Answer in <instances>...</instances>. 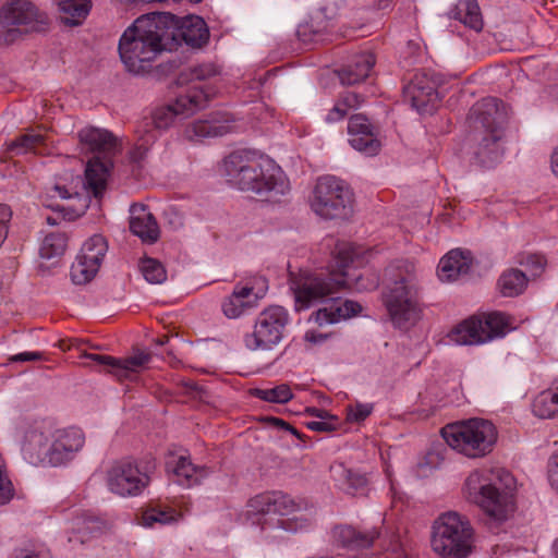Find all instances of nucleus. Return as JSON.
Returning <instances> with one entry per match:
<instances>
[{"mask_svg": "<svg viewBox=\"0 0 558 558\" xmlns=\"http://www.w3.org/2000/svg\"><path fill=\"white\" fill-rule=\"evenodd\" d=\"M366 253L362 246L354 243H337L335 248L337 270L305 276L292 281L291 289L298 310L307 308L312 303L329 298L326 301L327 305L314 314L317 324H335L356 316L362 311L357 302L332 298V295L347 288L345 269L350 264L361 266Z\"/></svg>", "mask_w": 558, "mask_h": 558, "instance_id": "1", "label": "nucleus"}, {"mask_svg": "<svg viewBox=\"0 0 558 558\" xmlns=\"http://www.w3.org/2000/svg\"><path fill=\"white\" fill-rule=\"evenodd\" d=\"M174 15L167 12H153L142 15L128 27L119 41L120 58L129 72H147L154 60L175 40Z\"/></svg>", "mask_w": 558, "mask_h": 558, "instance_id": "2", "label": "nucleus"}, {"mask_svg": "<svg viewBox=\"0 0 558 558\" xmlns=\"http://www.w3.org/2000/svg\"><path fill=\"white\" fill-rule=\"evenodd\" d=\"M223 172L239 190L252 192L267 201L278 202L291 190L282 169L271 159L253 151L231 153L223 160Z\"/></svg>", "mask_w": 558, "mask_h": 558, "instance_id": "3", "label": "nucleus"}, {"mask_svg": "<svg viewBox=\"0 0 558 558\" xmlns=\"http://www.w3.org/2000/svg\"><path fill=\"white\" fill-rule=\"evenodd\" d=\"M209 100L202 85H193L185 94L175 98L172 104L157 107L149 117H145L137 125L136 142L130 151L133 162L143 160L156 142L159 130H166L179 116H189L205 107Z\"/></svg>", "mask_w": 558, "mask_h": 558, "instance_id": "4", "label": "nucleus"}, {"mask_svg": "<svg viewBox=\"0 0 558 558\" xmlns=\"http://www.w3.org/2000/svg\"><path fill=\"white\" fill-rule=\"evenodd\" d=\"M384 304L390 320L398 328H408L420 320L423 308L413 264L405 263L399 268L396 280L384 294Z\"/></svg>", "mask_w": 558, "mask_h": 558, "instance_id": "5", "label": "nucleus"}, {"mask_svg": "<svg viewBox=\"0 0 558 558\" xmlns=\"http://www.w3.org/2000/svg\"><path fill=\"white\" fill-rule=\"evenodd\" d=\"M430 546L439 558H468L475 548V531L466 517L444 512L432 525Z\"/></svg>", "mask_w": 558, "mask_h": 558, "instance_id": "6", "label": "nucleus"}, {"mask_svg": "<svg viewBox=\"0 0 558 558\" xmlns=\"http://www.w3.org/2000/svg\"><path fill=\"white\" fill-rule=\"evenodd\" d=\"M465 498L476 505L492 522L502 523L515 511L514 496L508 487H500L482 472L474 471L465 480Z\"/></svg>", "mask_w": 558, "mask_h": 558, "instance_id": "7", "label": "nucleus"}, {"mask_svg": "<svg viewBox=\"0 0 558 558\" xmlns=\"http://www.w3.org/2000/svg\"><path fill=\"white\" fill-rule=\"evenodd\" d=\"M446 442L469 458H482L492 452L496 440L495 425L484 418H471L446 425L441 429Z\"/></svg>", "mask_w": 558, "mask_h": 558, "instance_id": "8", "label": "nucleus"}, {"mask_svg": "<svg viewBox=\"0 0 558 558\" xmlns=\"http://www.w3.org/2000/svg\"><path fill=\"white\" fill-rule=\"evenodd\" d=\"M308 203L311 209L323 219L344 220L353 214L354 193L343 180L323 175L316 180Z\"/></svg>", "mask_w": 558, "mask_h": 558, "instance_id": "9", "label": "nucleus"}, {"mask_svg": "<svg viewBox=\"0 0 558 558\" xmlns=\"http://www.w3.org/2000/svg\"><path fill=\"white\" fill-rule=\"evenodd\" d=\"M47 23L46 14L26 0H13L0 11V26L5 43H13L23 34L45 31Z\"/></svg>", "mask_w": 558, "mask_h": 558, "instance_id": "10", "label": "nucleus"}, {"mask_svg": "<svg viewBox=\"0 0 558 558\" xmlns=\"http://www.w3.org/2000/svg\"><path fill=\"white\" fill-rule=\"evenodd\" d=\"M288 312L281 306H270L257 316L252 332L244 336L245 347L250 350H269L278 344L288 323Z\"/></svg>", "mask_w": 558, "mask_h": 558, "instance_id": "11", "label": "nucleus"}, {"mask_svg": "<svg viewBox=\"0 0 558 558\" xmlns=\"http://www.w3.org/2000/svg\"><path fill=\"white\" fill-rule=\"evenodd\" d=\"M149 475L130 459L116 461L106 474L108 489L120 497L141 495L149 485Z\"/></svg>", "mask_w": 558, "mask_h": 558, "instance_id": "12", "label": "nucleus"}, {"mask_svg": "<svg viewBox=\"0 0 558 558\" xmlns=\"http://www.w3.org/2000/svg\"><path fill=\"white\" fill-rule=\"evenodd\" d=\"M304 507L305 504L283 492L270 490L250 498L246 502V514L250 518H256V521L259 523L262 517L270 514L288 517L302 510Z\"/></svg>", "mask_w": 558, "mask_h": 558, "instance_id": "13", "label": "nucleus"}, {"mask_svg": "<svg viewBox=\"0 0 558 558\" xmlns=\"http://www.w3.org/2000/svg\"><path fill=\"white\" fill-rule=\"evenodd\" d=\"M82 341L75 338H72V350L76 348L80 352L83 350L80 349ZM84 356L88 360L95 361L96 363L104 365L108 368V372L113 375L119 381L123 380H132L136 377V375L146 367V365L151 360V354L148 351L138 350L134 352L133 355L117 359L110 355H99V354H85L80 353V357Z\"/></svg>", "mask_w": 558, "mask_h": 558, "instance_id": "14", "label": "nucleus"}, {"mask_svg": "<svg viewBox=\"0 0 558 558\" xmlns=\"http://www.w3.org/2000/svg\"><path fill=\"white\" fill-rule=\"evenodd\" d=\"M190 510L191 502L184 497L172 501L157 499L141 509L137 520L145 527L163 526L181 521Z\"/></svg>", "mask_w": 558, "mask_h": 558, "instance_id": "15", "label": "nucleus"}, {"mask_svg": "<svg viewBox=\"0 0 558 558\" xmlns=\"http://www.w3.org/2000/svg\"><path fill=\"white\" fill-rule=\"evenodd\" d=\"M107 251L108 243L102 235L95 234L86 240L76 256L72 282L76 284L89 282L99 271Z\"/></svg>", "mask_w": 558, "mask_h": 558, "instance_id": "16", "label": "nucleus"}, {"mask_svg": "<svg viewBox=\"0 0 558 558\" xmlns=\"http://www.w3.org/2000/svg\"><path fill=\"white\" fill-rule=\"evenodd\" d=\"M506 119L504 104L494 97H486L472 106L469 121L475 130L482 133H504L502 124Z\"/></svg>", "mask_w": 558, "mask_h": 558, "instance_id": "17", "label": "nucleus"}, {"mask_svg": "<svg viewBox=\"0 0 558 558\" xmlns=\"http://www.w3.org/2000/svg\"><path fill=\"white\" fill-rule=\"evenodd\" d=\"M349 142L351 146L368 155H376L380 148V142L377 140L373 126L368 119L363 114H353L348 124Z\"/></svg>", "mask_w": 558, "mask_h": 558, "instance_id": "18", "label": "nucleus"}, {"mask_svg": "<svg viewBox=\"0 0 558 558\" xmlns=\"http://www.w3.org/2000/svg\"><path fill=\"white\" fill-rule=\"evenodd\" d=\"M233 129L232 120L228 113H216L208 119L197 120L184 129V137L189 141L222 136Z\"/></svg>", "mask_w": 558, "mask_h": 558, "instance_id": "19", "label": "nucleus"}, {"mask_svg": "<svg viewBox=\"0 0 558 558\" xmlns=\"http://www.w3.org/2000/svg\"><path fill=\"white\" fill-rule=\"evenodd\" d=\"M404 95L417 111H428L435 107L438 95L434 81L425 73H416L404 87Z\"/></svg>", "mask_w": 558, "mask_h": 558, "instance_id": "20", "label": "nucleus"}, {"mask_svg": "<svg viewBox=\"0 0 558 558\" xmlns=\"http://www.w3.org/2000/svg\"><path fill=\"white\" fill-rule=\"evenodd\" d=\"M50 434L51 427L47 424L32 426L25 432L22 452L26 461L33 465L43 464Z\"/></svg>", "mask_w": 558, "mask_h": 558, "instance_id": "21", "label": "nucleus"}, {"mask_svg": "<svg viewBox=\"0 0 558 558\" xmlns=\"http://www.w3.org/2000/svg\"><path fill=\"white\" fill-rule=\"evenodd\" d=\"M112 527V521L107 517L85 513L75 517L72 522V532L81 544H85L108 533Z\"/></svg>", "mask_w": 558, "mask_h": 558, "instance_id": "22", "label": "nucleus"}, {"mask_svg": "<svg viewBox=\"0 0 558 558\" xmlns=\"http://www.w3.org/2000/svg\"><path fill=\"white\" fill-rule=\"evenodd\" d=\"M378 537L376 530L361 532L350 525H339L332 530L333 543L348 551L368 548Z\"/></svg>", "mask_w": 558, "mask_h": 558, "instance_id": "23", "label": "nucleus"}, {"mask_svg": "<svg viewBox=\"0 0 558 558\" xmlns=\"http://www.w3.org/2000/svg\"><path fill=\"white\" fill-rule=\"evenodd\" d=\"M258 298L254 287L248 284H235L232 293L221 303L222 313L228 318H238L246 310L253 307Z\"/></svg>", "mask_w": 558, "mask_h": 558, "instance_id": "24", "label": "nucleus"}, {"mask_svg": "<svg viewBox=\"0 0 558 558\" xmlns=\"http://www.w3.org/2000/svg\"><path fill=\"white\" fill-rule=\"evenodd\" d=\"M130 230L149 243L157 241L159 235L158 225L144 205L135 204L131 207Z\"/></svg>", "mask_w": 558, "mask_h": 558, "instance_id": "25", "label": "nucleus"}, {"mask_svg": "<svg viewBox=\"0 0 558 558\" xmlns=\"http://www.w3.org/2000/svg\"><path fill=\"white\" fill-rule=\"evenodd\" d=\"M471 257L469 252L451 250L438 264V277L444 282L457 280L461 275L469 271Z\"/></svg>", "mask_w": 558, "mask_h": 558, "instance_id": "26", "label": "nucleus"}, {"mask_svg": "<svg viewBox=\"0 0 558 558\" xmlns=\"http://www.w3.org/2000/svg\"><path fill=\"white\" fill-rule=\"evenodd\" d=\"M111 162L99 157L88 160L85 169V187L94 197H101L107 187Z\"/></svg>", "mask_w": 558, "mask_h": 558, "instance_id": "27", "label": "nucleus"}, {"mask_svg": "<svg viewBox=\"0 0 558 558\" xmlns=\"http://www.w3.org/2000/svg\"><path fill=\"white\" fill-rule=\"evenodd\" d=\"M175 19V28L173 31L175 38L181 37L186 45L191 47H202L207 43L209 37V32L205 21L199 16H189L185 17L180 26L177 16Z\"/></svg>", "mask_w": 558, "mask_h": 558, "instance_id": "28", "label": "nucleus"}, {"mask_svg": "<svg viewBox=\"0 0 558 558\" xmlns=\"http://www.w3.org/2000/svg\"><path fill=\"white\" fill-rule=\"evenodd\" d=\"M376 59L372 52H363L353 59V61L339 71V78L342 84L354 85L363 82L369 76L375 65Z\"/></svg>", "mask_w": 558, "mask_h": 558, "instance_id": "29", "label": "nucleus"}, {"mask_svg": "<svg viewBox=\"0 0 558 558\" xmlns=\"http://www.w3.org/2000/svg\"><path fill=\"white\" fill-rule=\"evenodd\" d=\"M504 133H482L475 150V158L483 167H493L504 155L501 138Z\"/></svg>", "mask_w": 558, "mask_h": 558, "instance_id": "30", "label": "nucleus"}, {"mask_svg": "<svg viewBox=\"0 0 558 558\" xmlns=\"http://www.w3.org/2000/svg\"><path fill=\"white\" fill-rule=\"evenodd\" d=\"M449 337L458 344H477L487 341V333L484 332L481 317L473 316L456 326Z\"/></svg>", "mask_w": 558, "mask_h": 558, "instance_id": "31", "label": "nucleus"}, {"mask_svg": "<svg viewBox=\"0 0 558 558\" xmlns=\"http://www.w3.org/2000/svg\"><path fill=\"white\" fill-rule=\"evenodd\" d=\"M46 135L40 130L29 129L8 143L7 150L13 155L44 154Z\"/></svg>", "mask_w": 558, "mask_h": 558, "instance_id": "32", "label": "nucleus"}, {"mask_svg": "<svg viewBox=\"0 0 558 558\" xmlns=\"http://www.w3.org/2000/svg\"><path fill=\"white\" fill-rule=\"evenodd\" d=\"M50 444L48 442L46 459L43 465L58 466L68 461L70 454V434L66 428L51 430Z\"/></svg>", "mask_w": 558, "mask_h": 558, "instance_id": "33", "label": "nucleus"}, {"mask_svg": "<svg viewBox=\"0 0 558 558\" xmlns=\"http://www.w3.org/2000/svg\"><path fill=\"white\" fill-rule=\"evenodd\" d=\"M78 140L90 151L110 153L117 145L116 138L110 132L93 126L81 130Z\"/></svg>", "mask_w": 558, "mask_h": 558, "instance_id": "34", "label": "nucleus"}, {"mask_svg": "<svg viewBox=\"0 0 558 558\" xmlns=\"http://www.w3.org/2000/svg\"><path fill=\"white\" fill-rule=\"evenodd\" d=\"M208 474L207 468L196 466L185 457H180L173 469L174 482L184 487L197 485Z\"/></svg>", "mask_w": 558, "mask_h": 558, "instance_id": "35", "label": "nucleus"}, {"mask_svg": "<svg viewBox=\"0 0 558 558\" xmlns=\"http://www.w3.org/2000/svg\"><path fill=\"white\" fill-rule=\"evenodd\" d=\"M364 102L362 95L354 92H344L340 94L333 104V107L325 117L327 123H336L343 120L351 110L359 109Z\"/></svg>", "mask_w": 558, "mask_h": 558, "instance_id": "36", "label": "nucleus"}, {"mask_svg": "<svg viewBox=\"0 0 558 558\" xmlns=\"http://www.w3.org/2000/svg\"><path fill=\"white\" fill-rule=\"evenodd\" d=\"M452 16L476 32L483 28V16L476 0H459L452 10Z\"/></svg>", "mask_w": 558, "mask_h": 558, "instance_id": "37", "label": "nucleus"}, {"mask_svg": "<svg viewBox=\"0 0 558 558\" xmlns=\"http://www.w3.org/2000/svg\"><path fill=\"white\" fill-rule=\"evenodd\" d=\"M527 284L525 274L518 269H509L501 274L497 287L504 296L512 298L521 294Z\"/></svg>", "mask_w": 558, "mask_h": 558, "instance_id": "38", "label": "nucleus"}, {"mask_svg": "<svg viewBox=\"0 0 558 558\" xmlns=\"http://www.w3.org/2000/svg\"><path fill=\"white\" fill-rule=\"evenodd\" d=\"M484 332L487 333V341L504 337L510 329L512 320L510 316L500 313L492 312L481 316Z\"/></svg>", "mask_w": 558, "mask_h": 558, "instance_id": "39", "label": "nucleus"}, {"mask_svg": "<svg viewBox=\"0 0 558 558\" xmlns=\"http://www.w3.org/2000/svg\"><path fill=\"white\" fill-rule=\"evenodd\" d=\"M533 412L542 418H549L558 412V381L554 389L542 391L533 402Z\"/></svg>", "mask_w": 558, "mask_h": 558, "instance_id": "40", "label": "nucleus"}, {"mask_svg": "<svg viewBox=\"0 0 558 558\" xmlns=\"http://www.w3.org/2000/svg\"><path fill=\"white\" fill-rule=\"evenodd\" d=\"M251 395L259 400L270 403H287L293 398V392L288 384H280L274 388H255Z\"/></svg>", "mask_w": 558, "mask_h": 558, "instance_id": "41", "label": "nucleus"}, {"mask_svg": "<svg viewBox=\"0 0 558 558\" xmlns=\"http://www.w3.org/2000/svg\"><path fill=\"white\" fill-rule=\"evenodd\" d=\"M68 246V238L65 234L50 233L48 234L39 248V255L44 259H52L61 256Z\"/></svg>", "mask_w": 558, "mask_h": 558, "instance_id": "42", "label": "nucleus"}, {"mask_svg": "<svg viewBox=\"0 0 558 558\" xmlns=\"http://www.w3.org/2000/svg\"><path fill=\"white\" fill-rule=\"evenodd\" d=\"M140 269L149 283H161L167 279V271L158 259L151 257L142 258Z\"/></svg>", "mask_w": 558, "mask_h": 558, "instance_id": "43", "label": "nucleus"}, {"mask_svg": "<svg viewBox=\"0 0 558 558\" xmlns=\"http://www.w3.org/2000/svg\"><path fill=\"white\" fill-rule=\"evenodd\" d=\"M14 496V487L8 477L5 463L0 453V506L9 504Z\"/></svg>", "mask_w": 558, "mask_h": 558, "instance_id": "44", "label": "nucleus"}, {"mask_svg": "<svg viewBox=\"0 0 558 558\" xmlns=\"http://www.w3.org/2000/svg\"><path fill=\"white\" fill-rule=\"evenodd\" d=\"M93 9V0H72V27L82 25Z\"/></svg>", "mask_w": 558, "mask_h": 558, "instance_id": "45", "label": "nucleus"}, {"mask_svg": "<svg viewBox=\"0 0 558 558\" xmlns=\"http://www.w3.org/2000/svg\"><path fill=\"white\" fill-rule=\"evenodd\" d=\"M373 407L371 404L357 403L347 408V421L350 423L363 422L371 415Z\"/></svg>", "mask_w": 558, "mask_h": 558, "instance_id": "46", "label": "nucleus"}, {"mask_svg": "<svg viewBox=\"0 0 558 558\" xmlns=\"http://www.w3.org/2000/svg\"><path fill=\"white\" fill-rule=\"evenodd\" d=\"M262 421L271 428L279 429V430H286L294 435L296 438L303 440L304 435L301 434L296 428H294L290 423L287 421L276 417V416H266L263 417Z\"/></svg>", "mask_w": 558, "mask_h": 558, "instance_id": "47", "label": "nucleus"}, {"mask_svg": "<svg viewBox=\"0 0 558 558\" xmlns=\"http://www.w3.org/2000/svg\"><path fill=\"white\" fill-rule=\"evenodd\" d=\"M339 418L335 415L327 420H319V421H311L307 422L305 425L308 429L314 432H332L336 430L339 426Z\"/></svg>", "mask_w": 558, "mask_h": 558, "instance_id": "48", "label": "nucleus"}, {"mask_svg": "<svg viewBox=\"0 0 558 558\" xmlns=\"http://www.w3.org/2000/svg\"><path fill=\"white\" fill-rule=\"evenodd\" d=\"M90 196L88 194L72 193V219L83 215L89 207Z\"/></svg>", "mask_w": 558, "mask_h": 558, "instance_id": "49", "label": "nucleus"}, {"mask_svg": "<svg viewBox=\"0 0 558 558\" xmlns=\"http://www.w3.org/2000/svg\"><path fill=\"white\" fill-rule=\"evenodd\" d=\"M12 219V210L9 205L0 204V246L4 242L9 232V223Z\"/></svg>", "mask_w": 558, "mask_h": 558, "instance_id": "50", "label": "nucleus"}, {"mask_svg": "<svg viewBox=\"0 0 558 558\" xmlns=\"http://www.w3.org/2000/svg\"><path fill=\"white\" fill-rule=\"evenodd\" d=\"M349 486L354 494L365 495L367 492L368 480L363 474L350 473L348 476Z\"/></svg>", "mask_w": 558, "mask_h": 558, "instance_id": "51", "label": "nucleus"}, {"mask_svg": "<svg viewBox=\"0 0 558 558\" xmlns=\"http://www.w3.org/2000/svg\"><path fill=\"white\" fill-rule=\"evenodd\" d=\"M46 206L51 208L52 214L46 217V221L50 226H58L62 222H66L68 213L63 207L59 205H53L52 203H47Z\"/></svg>", "mask_w": 558, "mask_h": 558, "instance_id": "52", "label": "nucleus"}, {"mask_svg": "<svg viewBox=\"0 0 558 558\" xmlns=\"http://www.w3.org/2000/svg\"><path fill=\"white\" fill-rule=\"evenodd\" d=\"M218 73L217 68L214 64H201L191 69V75L193 80L204 81Z\"/></svg>", "mask_w": 558, "mask_h": 558, "instance_id": "53", "label": "nucleus"}, {"mask_svg": "<svg viewBox=\"0 0 558 558\" xmlns=\"http://www.w3.org/2000/svg\"><path fill=\"white\" fill-rule=\"evenodd\" d=\"M520 264L531 266L534 275L543 271L546 260L543 255L539 254H530L525 257V260H521Z\"/></svg>", "mask_w": 558, "mask_h": 558, "instance_id": "54", "label": "nucleus"}, {"mask_svg": "<svg viewBox=\"0 0 558 558\" xmlns=\"http://www.w3.org/2000/svg\"><path fill=\"white\" fill-rule=\"evenodd\" d=\"M284 530L298 531L306 527L310 524V520L303 518H293L279 521Z\"/></svg>", "mask_w": 558, "mask_h": 558, "instance_id": "55", "label": "nucleus"}, {"mask_svg": "<svg viewBox=\"0 0 558 558\" xmlns=\"http://www.w3.org/2000/svg\"><path fill=\"white\" fill-rule=\"evenodd\" d=\"M43 359L41 352H22L19 354H14L9 357L10 362H33V361H39Z\"/></svg>", "mask_w": 558, "mask_h": 558, "instance_id": "56", "label": "nucleus"}, {"mask_svg": "<svg viewBox=\"0 0 558 558\" xmlns=\"http://www.w3.org/2000/svg\"><path fill=\"white\" fill-rule=\"evenodd\" d=\"M53 3L64 14L60 17L61 22L64 25H70V0H53Z\"/></svg>", "mask_w": 558, "mask_h": 558, "instance_id": "57", "label": "nucleus"}, {"mask_svg": "<svg viewBox=\"0 0 558 558\" xmlns=\"http://www.w3.org/2000/svg\"><path fill=\"white\" fill-rule=\"evenodd\" d=\"M549 481L558 489V452L553 456L549 469Z\"/></svg>", "mask_w": 558, "mask_h": 558, "instance_id": "58", "label": "nucleus"}, {"mask_svg": "<svg viewBox=\"0 0 558 558\" xmlns=\"http://www.w3.org/2000/svg\"><path fill=\"white\" fill-rule=\"evenodd\" d=\"M85 444V436L82 429L72 428V450H80Z\"/></svg>", "mask_w": 558, "mask_h": 558, "instance_id": "59", "label": "nucleus"}, {"mask_svg": "<svg viewBox=\"0 0 558 558\" xmlns=\"http://www.w3.org/2000/svg\"><path fill=\"white\" fill-rule=\"evenodd\" d=\"M378 286V278L376 276H373L371 280L367 281V283L363 282V277L360 276L356 278L355 287L357 290H373L377 288Z\"/></svg>", "mask_w": 558, "mask_h": 558, "instance_id": "60", "label": "nucleus"}, {"mask_svg": "<svg viewBox=\"0 0 558 558\" xmlns=\"http://www.w3.org/2000/svg\"><path fill=\"white\" fill-rule=\"evenodd\" d=\"M48 196L56 197L58 196L61 199H66L70 197L69 191L65 186H61L56 184L48 193Z\"/></svg>", "mask_w": 558, "mask_h": 558, "instance_id": "61", "label": "nucleus"}, {"mask_svg": "<svg viewBox=\"0 0 558 558\" xmlns=\"http://www.w3.org/2000/svg\"><path fill=\"white\" fill-rule=\"evenodd\" d=\"M304 338H305V340L307 342L318 343V342H323L324 340H326L327 335H324L322 332H317L315 330H308V331L305 332Z\"/></svg>", "mask_w": 558, "mask_h": 558, "instance_id": "62", "label": "nucleus"}, {"mask_svg": "<svg viewBox=\"0 0 558 558\" xmlns=\"http://www.w3.org/2000/svg\"><path fill=\"white\" fill-rule=\"evenodd\" d=\"M306 413L319 420H327L332 416L328 411L318 408H307Z\"/></svg>", "mask_w": 558, "mask_h": 558, "instance_id": "63", "label": "nucleus"}, {"mask_svg": "<svg viewBox=\"0 0 558 558\" xmlns=\"http://www.w3.org/2000/svg\"><path fill=\"white\" fill-rule=\"evenodd\" d=\"M550 161L551 170L558 177V146L553 150Z\"/></svg>", "mask_w": 558, "mask_h": 558, "instance_id": "64", "label": "nucleus"}]
</instances>
